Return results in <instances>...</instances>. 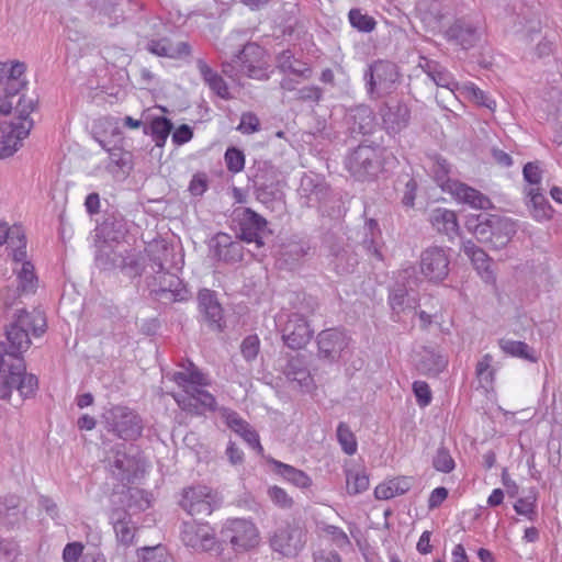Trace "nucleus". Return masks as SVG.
Instances as JSON below:
<instances>
[{"instance_id": "dca6fc26", "label": "nucleus", "mask_w": 562, "mask_h": 562, "mask_svg": "<svg viewBox=\"0 0 562 562\" xmlns=\"http://www.w3.org/2000/svg\"><path fill=\"white\" fill-rule=\"evenodd\" d=\"M150 268L158 274L159 288L155 290L157 294L161 296L169 294V299L172 301H184L187 299L188 290L184 284L176 274L165 272V262L160 257L151 258Z\"/></svg>"}, {"instance_id": "09e8293b", "label": "nucleus", "mask_w": 562, "mask_h": 562, "mask_svg": "<svg viewBox=\"0 0 562 562\" xmlns=\"http://www.w3.org/2000/svg\"><path fill=\"white\" fill-rule=\"evenodd\" d=\"M349 22L352 27L361 32H371L375 26V21L372 16L364 14L360 9H351L349 11Z\"/></svg>"}, {"instance_id": "7c9ffc66", "label": "nucleus", "mask_w": 562, "mask_h": 562, "mask_svg": "<svg viewBox=\"0 0 562 562\" xmlns=\"http://www.w3.org/2000/svg\"><path fill=\"white\" fill-rule=\"evenodd\" d=\"M196 67L204 82L220 98L228 100L232 98L225 80L214 71L203 59H198Z\"/></svg>"}, {"instance_id": "13d9d810", "label": "nucleus", "mask_w": 562, "mask_h": 562, "mask_svg": "<svg viewBox=\"0 0 562 562\" xmlns=\"http://www.w3.org/2000/svg\"><path fill=\"white\" fill-rule=\"evenodd\" d=\"M412 485V476H397L389 480V498L406 493L409 491Z\"/></svg>"}, {"instance_id": "052dcab7", "label": "nucleus", "mask_w": 562, "mask_h": 562, "mask_svg": "<svg viewBox=\"0 0 562 562\" xmlns=\"http://www.w3.org/2000/svg\"><path fill=\"white\" fill-rule=\"evenodd\" d=\"M260 128V122L257 115L252 112H246L241 114L240 123L237 130L243 134H252L258 132Z\"/></svg>"}, {"instance_id": "f03ea898", "label": "nucleus", "mask_w": 562, "mask_h": 562, "mask_svg": "<svg viewBox=\"0 0 562 562\" xmlns=\"http://www.w3.org/2000/svg\"><path fill=\"white\" fill-rule=\"evenodd\" d=\"M125 227L123 220L108 218L98 228L94 262L100 270L120 269L130 276L137 273V262L132 256L126 255L127 247L122 241L126 233Z\"/></svg>"}, {"instance_id": "a19ab883", "label": "nucleus", "mask_w": 562, "mask_h": 562, "mask_svg": "<svg viewBox=\"0 0 562 562\" xmlns=\"http://www.w3.org/2000/svg\"><path fill=\"white\" fill-rule=\"evenodd\" d=\"M316 528L321 536L328 538L337 548L350 547L349 537L341 528L323 521L318 522Z\"/></svg>"}, {"instance_id": "f257e3e1", "label": "nucleus", "mask_w": 562, "mask_h": 562, "mask_svg": "<svg viewBox=\"0 0 562 562\" xmlns=\"http://www.w3.org/2000/svg\"><path fill=\"white\" fill-rule=\"evenodd\" d=\"M45 314L40 310L27 312L16 308L5 327V341L0 344V398H8L13 390L21 400L32 397L38 386L36 375L26 372L22 355L30 348V336L40 337L46 331Z\"/></svg>"}, {"instance_id": "69168bd1", "label": "nucleus", "mask_w": 562, "mask_h": 562, "mask_svg": "<svg viewBox=\"0 0 562 562\" xmlns=\"http://www.w3.org/2000/svg\"><path fill=\"white\" fill-rule=\"evenodd\" d=\"M413 391L416 396L417 403L420 406H427L431 401V392L429 385L424 381H415Z\"/></svg>"}, {"instance_id": "de8ad7c7", "label": "nucleus", "mask_w": 562, "mask_h": 562, "mask_svg": "<svg viewBox=\"0 0 562 562\" xmlns=\"http://www.w3.org/2000/svg\"><path fill=\"white\" fill-rule=\"evenodd\" d=\"M140 552L142 562H173L172 557L164 546L144 547Z\"/></svg>"}, {"instance_id": "aec40b11", "label": "nucleus", "mask_w": 562, "mask_h": 562, "mask_svg": "<svg viewBox=\"0 0 562 562\" xmlns=\"http://www.w3.org/2000/svg\"><path fill=\"white\" fill-rule=\"evenodd\" d=\"M146 49L153 55L180 59L191 54V47L187 42L172 43L167 37L151 38L146 43Z\"/></svg>"}, {"instance_id": "8fccbe9b", "label": "nucleus", "mask_w": 562, "mask_h": 562, "mask_svg": "<svg viewBox=\"0 0 562 562\" xmlns=\"http://www.w3.org/2000/svg\"><path fill=\"white\" fill-rule=\"evenodd\" d=\"M522 176L527 183L525 188L542 189V169L538 161L526 164L522 169Z\"/></svg>"}, {"instance_id": "680f3d73", "label": "nucleus", "mask_w": 562, "mask_h": 562, "mask_svg": "<svg viewBox=\"0 0 562 562\" xmlns=\"http://www.w3.org/2000/svg\"><path fill=\"white\" fill-rule=\"evenodd\" d=\"M268 495L277 506L282 508H290L293 504V499L279 486H271L268 490Z\"/></svg>"}, {"instance_id": "6e6d98bb", "label": "nucleus", "mask_w": 562, "mask_h": 562, "mask_svg": "<svg viewBox=\"0 0 562 562\" xmlns=\"http://www.w3.org/2000/svg\"><path fill=\"white\" fill-rule=\"evenodd\" d=\"M353 110V119H361L363 122L359 123L358 126L353 124L352 131L361 134H368L372 130L373 116L369 108H351Z\"/></svg>"}, {"instance_id": "9d476101", "label": "nucleus", "mask_w": 562, "mask_h": 562, "mask_svg": "<svg viewBox=\"0 0 562 562\" xmlns=\"http://www.w3.org/2000/svg\"><path fill=\"white\" fill-rule=\"evenodd\" d=\"M346 167L357 180H370L380 169L378 154L370 146H359L347 157Z\"/></svg>"}, {"instance_id": "393cba45", "label": "nucleus", "mask_w": 562, "mask_h": 562, "mask_svg": "<svg viewBox=\"0 0 562 562\" xmlns=\"http://www.w3.org/2000/svg\"><path fill=\"white\" fill-rule=\"evenodd\" d=\"M525 194L528 199L527 206L533 220L544 222L552 217L553 209L546 199L542 189L525 188Z\"/></svg>"}, {"instance_id": "e433bc0d", "label": "nucleus", "mask_w": 562, "mask_h": 562, "mask_svg": "<svg viewBox=\"0 0 562 562\" xmlns=\"http://www.w3.org/2000/svg\"><path fill=\"white\" fill-rule=\"evenodd\" d=\"M476 32V27L472 24L458 21L448 30V36L456 40L463 48H469L477 38Z\"/></svg>"}, {"instance_id": "473e14b6", "label": "nucleus", "mask_w": 562, "mask_h": 562, "mask_svg": "<svg viewBox=\"0 0 562 562\" xmlns=\"http://www.w3.org/2000/svg\"><path fill=\"white\" fill-rule=\"evenodd\" d=\"M391 318L395 322L405 323L415 315L416 302L407 296L404 291L394 293L391 299Z\"/></svg>"}, {"instance_id": "864d4df0", "label": "nucleus", "mask_w": 562, "mask_h": 562, "mask_svg": "<svg viewBox=\"0 0 562 562\" xmlns=\"http://www.w3.org/2000/svg\"><path fill=\"white\" fill-rule=\"evenodd\" d=\"M425 357H427L428 360H423L419 363V369L425 372L437 374L447 366L446 359L442 356L435 353L434 351L426 350Z\"/></svg>"}, {"instance_id": "412c9836", "label": "nucleus", "mask_w": 562, "mask_h": 562, "mask_svg": "<svg viewBox=\"0 0 562 562\" xmlns=\"http://www.w3.org/2000/svg\"><path fill=\"white\" fill-rule=\"evenodd\" d=\"M447 193L472 209L488 210L492 206V202L486 195L460 181L450 184Z\"/></svg>"}, {"instance_id": "0eeeda50", "label": "nucleus", "mask_w": 562, "mask_h": 562, "mask_svg": "<svg viewBox=\"0 0 562 562\" xmlns=\"http://www.w3.org/2000/svg\"><path fill=\"white\" fill-rule=\"evenodd\" d=\"M237 237L247 243L263 245L262 238L268 231V222L249 207H236L232 216Z\"/></svg>"}, {"instance_id": "ddd939ff", "label": "nucleus", "mask_w": 562, "mask_h": 562, "mask_svg": "<svg viewBox=\"0 0 562 562\" xmlns=\"http://www.w3.org/2000/svg\"><path fill=\"white\" fill-rule=\"evenodd\" d=\"M265 52L256 43H247L243 49L234 56V63L238 66V71L243 75L257 79H268L266 63L263 61Z\"/></svg>"}, {"instance_id": "72a5a7b5", "label": "nucleus", "mask_w": 562, "mask_h": 562, "mask_svg": "<svg viewBox=\"0 0 562 562\" xmlns=\"http://www.w3.org/2000/svg\"><path fill=\"white\" fill-rule=\"evenodd\" d=\"M270 463L273 465V471L277 474L281 475L296 487L306 488L312 485L311 477L304 471L276 459H271Z\"/></svg>"}, {"instance_id": "603ef678", "label": "nucleus", "mask_w": 562, "mask_h": 562, "mask_svg": "<svg viewBox=\"0 0 562 562\" xmlns=\"http://www.w3.org/2000/svg\"><path fill=\"white\" fill-rule=\"evenodd\" d=\"M228 171L233 173L240 172L245 167V155L236 147H228L224 155Z\"/></svg>"}, {"instance_id": "20e7f679", "label": "nucleus", "mask_w": 562, "mask_h": 562, "mask_svg": "<svg viewBox=\"0 0 562 562\" xmlns=\"http://www.w3.org/2000/svg\"><path fill=\"white\" fill-rule=\"evenodd\" d=\"M34 109V100L21 95L15 105L18 116L0 122V159L12 156L22 146L23 139L29 136L34 124L30 117Z\"/></svg>"}, {"instance_id": "6e6552de", "label": "nucleus", "mask_w": 562, "mask_h": 562, "mask_svg": "<svg viewBox=\"0 0 562 562\" xmlns=\"http://www.w3.org/2000/svg\"><path fill=\"white\" fill-rule=\"evenodd\" d=\"M218 505L217 494L205 485L184 488L180 501L181 508L191 516H209Z\"/></svg>"}, {"instance_id": "a878e982", "label": "nucleus", "mask_w": 562, "mask_h": 562, "mask_svg": "<svg viewBox=\"0 0 562 562\" xmlns=\"http://www.w3.org/2000/svg\"><path fill=\"white\" fill-rule=\"evenodd\" d=\"M429 221L431 226L441 234L447 235L449 238H453L458 235L459 223L457 214L448 209L437 207L429 214Z\"/></svg>"}, {"instance_id": "c756f323", "label": "nucleus", "mask_w": 562, "mask_h": 562, "mask_svg": "<svg viewBox=\"0 0 562 562\" xmlns=\"http://www.w3.org/2000/svg\"><path fill=\"white\" fill-rule=\"evenodd\" d=\"M115 514L117 517L112 516V519L116 541L123 547H130L134 543L137 528L126 512H116Z\"/></svg>"}, {"instance_id": "bf43d9fd", "label": "nucleus", "mask_w": 562, "mask_h": 562, "mask_svg": "<svg viewBox=\"0 0 562 562\" xmlns=\"http://www.w3.org/2000/svg\"><path fill=\"white\" fill-rule=\"evenodd\" d=\"M260 341L256 335L247 336L240 346L241 355L247 361L254 360L259 352Z\"/></svg>"}, {"instance_id": "f3484780", "label": "nucleus", "mask_w": 562, "mask_h": 562, "mask_svg": "<svg viewBox=\"0 0 562 562\" xmlns=\"http://www.w3.org/2000/svg\"><path fill=\"white\" fill-rule=\"evenodd\" d=\"M350 338L344 330L329 328L317 335L318 356L329 361L340 358L341 353L349 346Z\"/></svg>"}, {"instance_id": "37998d69", "label": "nucleus", "mask_w": 562, "mask_h": 562, "mask_svg": "<svg viewBox=\"0 0 562 562\" xmlns=\"http://www.w3.org/2000/svg\"><path fill=\"white\" fill-rule=\"evenodd\" d=\"M337 441L341 450L348 454L353 456L358 449V442L355 434L346 423H339L336 430Z\"/></svg>"}, {"instance_id": "2f4dec72", "label": "nucleus", "mask_w": 562, "mask_h": 562, "mask_svg": "<svg viewBox=\"0 0 562 562\" xmlns=\"http://www.w3.org/2000/svg\"><path fill=\"white\" fill-rule=\"evenodd\" d=\"M498 347L505 355L513 358H519L532 363L539 360L536 350L524 341L502 338L498 340Z\"/></svg>"}, {"instance_id": "3c124183", "label": "nucleus", "mask_w": 562, "mask_h": 562, "mask_svg": "<svg viewBox=\"0 0 562 562\" xmlns=\"http://www.w3.org/2000/svg\"><path fill=\"white\" fill-rule=\"evenodd\" d=\"M301 189L304 193H306V196L310 201L313 200V196H315V200H319L326 194L327 191L325 183L318 179L315 180L312 177H304L302 179Z\"/></svg>"}, {"instance_id": "49530a36", "label": "nucleus", "mask_w": 562, "mask_h": 562, "mask_svg": "<svg viewBox=\"0 0 562 562\" xmlns=\"http://www.w3.org/2000/svg\"><path fill=\"white\" fill-rule=\"evenodd\" d=\"M432 467L436 471L442 473H450L454 470L456 462L447 448L439 447L437 449L432 458Z\"/></svg>"}, {"instance_id": "ea45409f", "label": "nucleus", "mask_w": 562, "mask_h": 562, "mask_svg": "<svg viewBox=\"0 0 562 562\" xmlns=\"http://www.w3.org/2000/svg\"><path fill=\"white\" fill-rule=\"evenodd\" d=\"M494 358L492 355H484L476 363L475 374L481 387L490 390L495 380Z\"/></svg>"}, {"instance_id": "6ab92c4d", "label": "nucleus", "mask_w": 562, "mask_h": 562, "mask_svg": "<svg viewBox=\"0 0 562 562\" xmlns=\"http://www.w3.org/2000/svg\"><path fill=\"white\" fill-rule=\"evenodd\" d=\"M462 250L471 260L474 269L481 279L488 284H494L496 281L495 273L491 268V258L487 254L479 248L472 240L463 241Z\"/></svg>"}, {"instance_id": "c03bdc74", "label": "nucleus", "mask_w": 562, "mask_h": 562, "mask_svg": "<svg viewBox=\"0 0 562 562\" xmlns=\"http://www.w3.org/2000/svg\"><path fill=\"white\" fill-rule=\"evenodd\" d=\"M475 222L476 223L472 225V221L470 220L468 222V228L472 231L480 241L492 244L491 215H479Z\"/></svg>"}, {"instance_id": "0e129e2a", "label": "nucleus", "mask_w": 562, "mask_h": 562, "mask_svg": "<svg viewBox=\"0 0 562 562\" xmlns=\"http://www.w3.org/2000/svg\"><path fill=\"white\" fill-rule=\"evenodd\" d=\"M22 237V228L20 226L9 227L7 223L0 222V246L8 243L9 246L15 245V237Z\"/></svg>"}, {"instance_id": "2eb2a0df", "label": "nucleus", "mask_w": 562, "mask_h": 562, "mask_svg": "<svg viewBox=\"0 0 562 562\" xmlns=\"http://www.w3.org/2000/svg\"><path fill=\"white\" fill-rule=\"evenodd\" d=\"M312 336L313 330L304 316L299 313H292L288 316V321L282 328V339L289 348L293 350L304 348Z\"/></svg>"}, {"instance_id": "a211bd4d", "label": "nucleus", "mask_w": 562, "mask_h": 562, "mask_svg": "<svg viewBox=\"0 0 562 562\" xmlns=\"http://www.w3.org/2000/svg\"><path fill=\"white\" fill-rule=\"evenodd\" d=\"M199 311L202 314L209 326L215 330H222L223 323V308L218 303L216 295L209 289H203L199 292Z\"/></svg>"}, {"instance_id": "4be33fe9", "label": "nucleus", "mask_w": 562, "mask_h": 562, "mask_svg": "<svg viewBox=\"0 0 562 562\" xmlns=\"http://www.w3.org/2000/svg\"><path fill=\"white\" fill-rule=\"evenodd\" d=\"M215 256L225 262H238L244 259V247L239 240H233L228 234L218 233L213 238Z\"/></svg>"}, {"instance_id": "4468645a", "label": "nucleus", "mask_w": 562, "mask_h": 562, "mask_svg": "<svg viewBox=\"0 0 562 562\" xmlns=\"http://www.w3.org/2000/svg\"><path fill=\"white\" fill-rule=\"evenodd\" d=\"M180 538L186 547L192 548L195 551H209L215 544L212 527L209 524H200L196 520L182 522Z\"/></svg>"}, {"instance_id": "4c0bfd02", "label": "nucleus", "mask_w": 562, "mask_h": 562, "mask_svg": "<svg viewBox=\"0 0 562 562\" xmlns=\"http://www.w3.org/2000/svg\"><path fill=\"white\" fill-rule=\"evenodd\" d=\"M386 78V63L384 60H376L372 63L364 79L367 80L368 92L371 95L378 93L379 88H381Z\"/></svg>"}, {"instance_id": "5701e85b", "label": "nucleus", "mask_w": 562, "mask_h": 562, "mask_svg": "<svg viewBox=\"0 0 562 562\" xmlns=\"http://www.w3.org/2000/svg\"><path fill=\"white\" fill-rule=\"evenodd\" d=\"M492 245L496 249L504 248L517 232V224L507 216L491 215Z\"/></svg>"}, {"instance_id": "bb28decb", "label": "nucleus", "mask_w": 562, "mask_h": 562, "mask_svg": "<svg viewBox=\"0 0 562 562\" xmlns=\"http://www.w3.org/2000/svg\"><path fill=\"white\" fill-rule=\"evenodd\" d=\"M418 66L438 87L447 88L453 93L458 81L445 67L426 57H420Z\"/></svg>"}, {"instance_id": "1a4fd4ad", "label": "nucleus", "mask_w": 562, "mask_h": 562, "mask_svg": "<svg viewBox=\"0 0 562 562\" xmlns=\"http://www.w3.org/2000/svg\"><path fill=\"white\" fill-rule=\"evenodd\" d=\"M450 259L447 251L438 246H431L422 251L419 272L431 283L442 282L449 274Z\"/></svg>"}, {"instance_id": "f704fd0d", "label": "nucleus", "mask_w": 562, "mask_h": 562, "mask_svg": "<svg viewBox=\"0 0 562 562\" xmlns=\"http://www.w3.org/2000/svg\"><path fill=\"white\" fill-rule=\"evenodd\" d=\"M284 374L289 381L296 382L301 387L308 389L313 382L310 371L299 357L288 361Z\"/></svg>"}, {"instance_id": "5fc2aeb1", "label": "nucleus", "mask_w": 562, "mask_h": 562, "mask_svg": "<svg viewBox=\"0 0 562 562\" xmlns=\"http://www.w3.org/2000/svg\"><path fill=\"white\" fill-rule=\"evenodd\" d=\"M277 60L278 66L282 71H289L302 77H308L311 72L310 68L299 69L294 67L293 54L289 49L281 52L278 55Z\"/></svg>"}, {"instance_id": "338daca9", "label": "nucleus", "mask_w": 562, "mask_h": 562, "mask_svg": "<svg viewBox=\"0 0 562 562\" xmlns=\"http://www.w3.org/2000/svg\"><path fill=\"white\" fill-rule=\"evenodd\" d=\"M322 98V89L316 86H307L296 91L295 99L303 102H318Z\"/></svg>"}, {"instance_id": "774afa93", "label": "nucleus", "mask_w": 562, "mask_h": 562, "mask_svg": "<svg viewBox=\"0 0 562 562\" xmlns=\"http://www.w3.org/2000/svg\"><path fill=\"white\" fill-rule=\"evenodd\" d=\"M83 546L79 542H71L66 544L63 551V559L65 562H78L82 554Z\"/></svg>"}, {"instance_id": "423d86ee", "label": "nucleus", "mask_w": 562, "mask_h": 562, "mask_svg": "<svg viewBox=\"0 0 562 562\" xmlns=\"http://www.w3.org/2000/svg\"><path fill=\"white\" fill-rule=\"evenodd\" d=\"M108 431L123 440H134L142 434V423L136 413L125 406H112L103 414Z\"/></svg>"}, {"instance_id": "58836bf2", "label": "nucleus", "mask_w": 562, "mask_h": 562, "mask_svg": "<svg viewBox=\"0 0 562 562\" xmlns=\"http://www.w3.org/2000/svg\"><path fill=\"white\" fill-rule=\"evenodd\" d=\"M172 123L164 116L155 117L149 125H144V133L151 135L157 146H164L170 132Z\"/></svg>"}, {"instance_id": "7ed1b4c3", "label": "nucleus", "mask_w": 562, "mask_h": 562, "mask_svg": "<svg viewBox=\"0 0 562 562\" xmlns=\"http://www.w3.org/2000/svg\"><path fill=\"white\" fill-rule=\"evenodd\" d=\"M172 381L182 389L172 395L181 409L195 415L203 414L205 409L215 411V397L203 389L210 384L209 376L193 362L189 361L182 371L175 372Z\"/></svg>"}, {"instance_id": "f8f14e48", "label": "nucleus", "mask_w": 562, "mask_h": 562, "mask_svg": "<svg viewBox=\"0 0 562 562\" xmlns=\"http://www.w3.org/2000/svg\"><path fill=\"white\" fill-rule=\"evenodd\" d=\"M222 536L229 541L236 551H244L255 547L258 543V530L256 526L247 519H231L225 524Z\"/></svg>"}, {"instance_id": "b1692460", "label": "nucleus", "mask_w": 562, "mask_h": 562, "mask_svg": "<svg viewBox=\"0 0 562 562\" xmlns=\"http://www.w3.org/2000/svg\"><path fill=\"white\" fill-rule=\"evenodd\" d=\"M109 465L113 475L122 482H131L137 471L136 460L121 449L113 451L109 457Z\"/></svg>"}, {"instance_id": "9b49d317", "label": "nucleus", "mask_w": 562, "mask_h": 562, "mask_svg": "<svg viewBox=\"0 0 562 562\" xmlns=\"http://www.w3.org/2000/svg\"><path fill=\"white\" fill-rule=\"evenodd\" d=\"M270 546L282 555L294 558L305 546L304 531L295 525L279 526L270 539Z\"/></svg>"}, {"instance_id": "4d7b16f0", "label": "nucleus", "mask_w": 562, "mask_h": 562, "mask_svg": "<svg viewBox=\"0 0 562 562\" xmlns=\"http://www.w3.org/2000/svg\"><path fill=\"white\" fill-rule=\"evenodd\" d=\"M20 555V547L14 540L0 537V562H18Z\"/></svg>"}, {"instance_id": "a18cd8bd", "label": "nucleus", "mask_w": 562, "mask_h": 562, "mask_svg": "<svg viewBox=\"0 0 562 562\" xmlns=\"http://www.w3.org/2000/svg\"><path fill=\"white\" fill-rule=\"evenodd\" d=\"M346 487L350 495L362 493L369 487V477L359 471H346Z\"/></svg>"}, {"instance_id": "39448f33", "label": "nucleus", "mask_w": 562, "mask_h": 562, "mask_svg": "<svg viewBox=\"0 0 562 562\" xmlns=\"http://www.w3.org/2000/svg\"><path fill=\"white\" fill-rule=\"evenodd\" d=\"M23 63H0V115L11 113L14 99L25 86Z\"/></svg>"}, {"instance_id": "cd10ccee", "label": "nucleus", "mask_w": 562, "mask_h": 562, "mask_svg": "<svg viewBox=\"0 0 562 562\" xmlns=\"http://www.w3.org/2000/svg\"><path fill=\"white\" fill-rule=\"evenodd\" d=\"M453 94L458 99H464L474 102L477 105L494 110L496 102L494 99L488 97L483 90H481L475 83L467 81L463 83L458 82L454 86Z\"/></svg>"}, {"instance_id": "c9c22d12", "label": "nucleus", "mask_w": 562, "mask_h": 562, "mask_svg": "<svg viewBox=\"0 0 562 562\" xmlns=\"http://www.w3.org/2000/svg\"><path fill=\"white\" fill-rule=\"evenodd\" d=\"M16 272L18 290L25 295L35 293L38 279L35 274L34 266L30 262H23L21 268H14Z\"/></svg>"}, {"instance_id": "79ce46f5", "label": "nucleus", "mask_w": 562, "mask_h": 562, "mask_svg": "<svg viewBox=\"0 0 562 562\" xmlns=\"http://www.w3.org/2000/svg\"><path fill=\"white\" fill-rule=\"evenodd\" d=\"M431 171L436 183L443 192L449 191L450 184L458 182V180H453L449 177L450 165L443 158H436L434 160Z\"/></svg>"}, {"instance_id": "c85d7f7f", "label": "nucleus", "mask_w": 562, "mask_h": 562, "mask_svg": "<svg viewBox=\"0 0 562 562\" xmlns=\"http://www.w3.org/2000/svg\"><path fill=\"white\" fill-rule=\"evenodd\" d=\"M277 171L267 165L263 168H259L254 176V187L257 193V198L267 202L270 196H274L278 190L274 187Z\"/></svg>"}, {"instance_id": "e2e57ef3", "label": "nucleus", "mask_w": 562, "mask_h": 562, "mask_svg": "<svg viewBox=\"0 0 562 562\" xmlns=\"http://www.w3.org/2000/svg\"><path fill=\"white\" fill-rule=\"evenodd\" d=\"M305 255H306L305 248L301 244H296V243L288 245L284 248V250L281 252L283 261L285 263H290V265L300 260Z\"/></svg>"}]
</instances>
